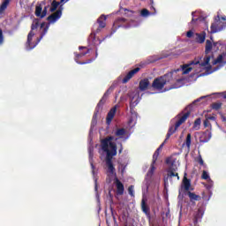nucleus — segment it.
I'll list each match as a JSON object with an SVG mask.
<instances>
[{
    "mask_svg": "<svg viewBox=\"0 0 226 226\" xmlns=\"http://www.w3.org/2000/svg\"><path fill=\"white\" fill-rule=\"evenodd\" d=\"M210 40L206 41L205 45V57L203 58V62L200 63V60L192 61L190 64H184L182 66V75H188L192 70L195 69V66H200V68H204V66H207L209 64V61H211V57H214L211 50H218V45H222L220 41H215L213 40V36L210 37ZM211 54V55H209Z\"/></svg>",
    "mask_w": 226,
    "mask_h": 226,
    "instance_id": "nucleus-1",
    "label": "nucleus"
},
{
    "mask_svg": "<svg viewBox=\"0 0 226 226\" xmlns=\"http://www.w3.org/2000/svg\"><path fill=\"white\" fill-rule=\"evenodd\" d=\"M177 72H180V70L177 69L173 72H167L163 76L154 79L152 83V87L156 91H162L167 84H171L169 89H177L179 86L174 84V82H181V79H174V73H177Z\"/></svg>",
    "mask_w": 226,
    "mask_h": 226,
    "instance_id": "nucleus-2",
    "label": "nucleus"
},
{
    "mask_svg": "<svg viewBox=\"0 0 226 226\" xmlns=\"http://www.w3.org/2000/svg\"><path fill=\"white\" fill-rule=\"evenodd\" d=\"M38 27H40V29L42 31L41 32V35L40 37L37 39V41L35 44H32L31 41H33V36H34V32L35 29H38ZM49 27H50V23H46V22H42L40 26V20L39 19H34L32 23L31 26V31L29 32L28 35H27V41H26V45L29 49V50H32V49H34V47H36V45H38L39 41H41V40H43V36H45L47 34V33L49 32Z\"/></svg>",
    "mask_w": 226,
    "mask_h": 226,
    "instance_id": "nucleus-3",
    "label": "nucleus"
},
{
    "mask_svg": "<svg viewBox=\"0 0 226 226\" xmlns=\"http://www.w3.org/2000/svg\"><path fill=\"white\" fill-rule=\"evenodd\" d=\"M190 117V112L185 113L182 117L178 118V120L176 122L175 126L172 125L170 127L167 134H166V139H164L163 143L160 145V147L156 149L157 151H160L162 149L163 146L165 145V142H167L174 133L177 131V128L183 124V123L186 122V119Z\"/></svg>",
    "mask_w": 226,
    "mask_h": 226,
    "instance_id": "nucleus-4",
    "label": "nucleus"
},
{
    "mask_svg": "<svg viewBox=\"0 0 226 226\" xmlns=\"http://www.w3.org/2000/svg\"><path fill=\"white\" fill-rule=\"evenodd\" d=\"M112 140L117 141V138L114 139V136H108L105 139H102L101 146L104 153H112V151H114L112 146L115 147V151L117 152V145L112 142Z\"/></svg>",
    "mask_w": 226,
    "mask_h": 226,
    "instance_id": "nucleus-5",
    "label": "nucleus"
},
{
    "mask_svg": "<svg viewBox=\"0 0 226 226\" xmlns=\"http://www.w3.org/2000/svg\"><path fill=\"white\" fill-rule=\"evenodd\" d=\"M111 147H113V151H111V153H106V165L108 167L109 174H114V172H116L112 158L117 154V152L116 151L115 146L111 145Z\"/></svg>",
    "mask_w": 226,
    "mask_h": 226,
    "instance_id": "nucleus-6",
    "label": "nucleus"
},
{
    "mask_svg": "<svg viewBox=\"0 0 226 226\" xmlns=\"http://www.w3.org/2000/svg\"><path fill=\"white\" fill-rule=\"evenodd\" d=\"M166 163L167 165H170V167L168 170V177L170 179H172V177H177V181H179V174L177 172V166L174 165V161L172 158H167L166 159Z\"/></svg>",
    "mask_w": 226,
    "mask_h": 226,
    "instance_id": "nucleus-7",
    "label": "nucleus"
},
{
    "mask_svg": "<svg viewBox=\"0 0 226 226\" xmlns=\"http://www.w3.org/2000/svg\"><path fill=\"white\" fill-rule=\"evenodd\" d=\"M225 23L222 22V20L220 19V16H217L215 21L211 24V34H214L215 33H220V31H223Z\"/></svg>",
    "mask_w": 226,
    "mask_h": 226,
    "instance_id": "nucleus-8",
    "label": "nucleus"
},
{
    "mask_svg": "<svg viewBox=\"0 0 226 226\" xmlns=\"http://www.w3.org/2000/svg\"><path fill=\"white\" fill-rule=\"evenodd\" d=\"M139 72H140V68L139 67H136L135 69L130 71L125 76L124 78L122 79L123 84H127V82H130V80L132 79H133V76L136 73H139Z\"/></svg>",
    "mask_w": 226,
    "mask_h": 226,
    "instance_id": "nucleus-9",
    "label": "nucleus"
},
{
    "mask_svg": "<svg viewBox=\"0 0 226 226\" xmlns=\"http://www.w3.org/2000/svg\"><path fill=\"white\" fill-rule=\"evenodd\" d=\"M211 140V131L206 130L205 132H200V142L206 144Z\"/></svg>",
    "mask_w": 226,
    "mask_h": 226,
    "instance_id": "nucleus-10",
    "label": "nucleus"
},
{
    "mask_svg": "<svg viewBox=\"0 0 226 226\" xmlns=\"http://www.w3.org/2000/svg\"><path fill=\"white\" fill-rule=\"evenodd\" d=\"M61 15H63V11L59 9L53 14L49 15L47 18V20L49 22V24H52L53 22L59 20V19H61Z\"/></svg>",
    "mask_w": 226,
    "mask_h": 226,
    "instance_id": "nucleus-11",
    "label": "nucleus"
},
{
    "mask_svg": "<svg viewBox=\"0 0 226 226\" xmlns=\"http://www.w3.org/2000/svg\"><path fill=\"white\" fill-rule=\"evenodd\" d=\"M35 15L40 17V19H44L47 16V7L43 9L41 5H37L35 7Z\"/></svg>",
    "mask_w": 226,
    "mask_h": 226,
    "instance_id": "nucleus-12",
    "label": "nucleus"
},
{
    "mask_svg": "<svg viewBox=\"0 0 226 226\" xmlns=\"http://www.w3.org/2000/svg\"><path fill=\"white\" fill-rule=\"evenodd\" d=\"M116 112H117V106L113 107L108 113L106 117L107 124H110L112 123V119H114V116H116Z\"/></svg>",
    "mask_w": 226,
    "mask_h": 226,
    "instance_id": "nucleus-13",
    "label": "nucleus"
},
{
    "mask_svg": "<svg viewBox=\"0 0 226 226\" xmlns=\"http://www.w3.org/2000/svg\"><path fill=\"white\" fill-rule=\"evenodd\" d=\"M141 211L147 215L151 216V209L149 208V206L146 203V199H142L141 200Z\"/></svg>",
    "mask_w": 226,
    "mask_h": 226,
    "instance_id": "nucleus-14",
    "label": "nucleus"
},
{
    "mask_svg": "<svg viewBox=\"0 0 226 226\" xmlns=\"http://www.w3.org/2000/svg\"><path fill=\"white\" fill-rule=\"evenodd\" d=\"M117 186V194L123 195L124 193V185H123L117 178L115 180Z\"/></svg>",
    "mask_w": 226,
    "mask_h": 226,
    "instance_id": "nucleus-15",
    "label": "nucleus"
},
{
    "mask_svg": "<svg viewBox=\"0 0 226 226\" xmlns=\"http://www.w3.org/2000/svg\"><path fill=\"white\" fill-rule=\"evenodd\" d=\"M149 79H143L139 81V87L141 91H147V88L149 87Z\"/></svg>",
    "mask_w": 226,
    "mask_h": 226,
    "instance_id": "nucleus-16",
    "label": "nucleus"
},
{
    "mask_svg": "<svg viewBox=\"0 0 226 226\" xmlns=\"http://www.w3.org/2000/svg\"><path fill=\"white\" fill-rule=\"evenodd\" d=\"M109 94V92H106L103 96L102 97V99L99 101L97 106H96V112L100 111V109H102L103 107V105H105L106 102H107V96Z\"/></svg>",
    "mask_w": 226,
    "mask_h": 226,
    "instance_id": "nucleus-17",
    "label": "nucleus"
},
{
    "mask_svg": "<svg viewBox=\"0 0 226 226\" xmlns=\"http://www.w3.org/2000/svg\"><path fill=\"white\" fill-rule=\"evenodd\" d=\"M125 135H126V129L124 128H118L115 132V137H117V140L118 139H124Z\"/></svg>",
    "mask_w": 226,
    "mask_h": 226,
    "instance_id": "nucleus-18",
    "label": "nucleus"
},
{
    "mask_svg": "<svg viewBox=\"0 0 226 226\" xmlns=\"http://www.w3.org/2000/svg\"><path fill=\"white\" fill-rule=\"evenodd\" d=\"M183 187L185 190V192H188L190 190V187L192 186V181L186 177V176L183 178Z\"/></svg>",
    "mask_w": 226,
    "mask_h": 226,
    "instance_id": "nucleus-19",
    "label": "nucleus"
},
{
    "mask_svg": "<svg viewBox=\"0 0 226 226\" xmlns=\"http://www.w3.org/2000/svg\"><path fill=\"white\" fill-rule=\"evenodd\" d=\"M106 20H107V17L103 14L101 15L100 18L97 19V23L99 24V27L103 29V27H105L107 26Z\"/></svg>",
    "mask_w": 226,
    "mask_h": 226,
    "instance_id": "nucleus-20",
    "label": "nucleus"
},
{
    "mask_svg": "<svg viewBox=\"0 0 226 226\" xmlns=\"http://www.w3.org/2000/svg\"><path fill=\"white\" fill-rule=\"evenodd\" d=\"M155 164L152 163L150 166L149 170L147 173L146 179H152L153 176L154 175V170H156V167H154Z\"/></svg>",
    "mask_w": 226,
    "mask_h": 226,
    "instance_id": "nucleus-21",
    "label": "nucleus"
},
{
    "mask_svg": "<svg viewBox=\"0 0 226 226\" xmlns=\"http://www.w3.org/2000/svg\"><path fill=\"white\" fill-rule=\"evenodd\" d=\"M197 43H204L206 41V32L196 34Z\"/></svg>",
    "mask_w": 226,
    "mask_h": 226,
    "instance_id": "nucleus-22",
    "label": "nucleus"
},
{
    "mask_svg": "<svg viewBox=\"0 0 226 226\" xmlns=\"http://www.w3.org/2000/svg\"><path fill=\"white\" fill-rule=\"evenodd\" d=\"M124 22H126V19L118 18L117 19H116L113 26H114V27H121L122 26L121 24H124Z\"/></svg>",
    "mask_w": 226,
    "mask_h": 226,
    "instance_id": "nucleus-23",
    "label": "nucleus"
},
{
    "mask_svg": "<svg viewBox=\"0 0 226 226\" xmlns=\"http://www.w3.org/2000/svg\"><path fill=\"white\" fill-rule=\"evenodd\" d=\"M6 8H8V0H4L0 5V17L4 13Z\"/></svg>",
    "mask_w": 226,
    "mask_h": 226,
    "instance_id": "nucleus-24",
    "label": "nucleus"
},
{
    "mask_svg": "<svg viewBox=\"0 0 226 226\" xmlns=\"http://www.w3.org/2000/svg\"><path fill=\"white\" fill-rule=\"evenodd\" d=\"M188 197H189L190 200H197V201L200 200V196L195 194V192H189Z\"/></svg>",
    "mask_w": 226,
    "mask_h": 226,
    "instance_id": "nucleus-25",
    "label": "nucleus"
},
{
    "mask_svg": "<svg viewBox=\"0 0 226 226\" xmlns=\"http://www.w3.org/2000/svg\"><path fill=\"white\" fill-rule=\"evenodd\" d=\"M223 57H225V53H222L217 56V58L214 61L213 64H218L223 63Z\"/></svg>",
    "mask_w": 226,
    "mask_h": 226,
    "instance_id": "nucleus-26",
    "label": "nucleus"
},
{
    "mask_svg": "<svg viewBox=\"0 0 226 226\" xmlns=\"http://www.w3.org/2000/svg\"><path fill=\"white\" fill-rule=\"evenodd\" d=\"M202 123V120L200 118H197L195 121H194V124H193V130H200V124Z\"/></svg>",
    "mask_w": 226,
    "mask_h": 226,
    "instance_id": "nucleus-27",
    "label": "nucleus"
},
{
    "mask_svg": "<svg viewBox=\"0 0 226 226\" xmlns=\"http://www.w3.org/2000/svg\"><path fill=\"white\" fill-rule=\"evenodd\" d=\"M185 146L188 149H190L192 146V134L188 133L185 139Z\"/></svg>",
    "mask_w": 226,
    "mask_h": 226,
    "instance_id": "nucleus-28",
    "label": "nucleus"
},
{
    "mask_svg": "<svg viewBox=\"0 0 226 226\" xmlns=\"http://www.w3.org/2000/svg\"><path fill=\"white\" fill-rule=\"evenodd\" d=\"M59 4H61V3L54 0L51 3L50 11L54 12L56 10H57V7L59 6Z\"/></svg>",
    "mask_w": 226,
    "mask_h": 226,
    "instance_id": "nucleus-29",
    "label": "nucleus"
},
{
    "mask_svg": "<svg viewBox=\"0 0 226 226\" xmlns=\"http://www.w3.org/2000/svg\"><path fill=\"white\" fill-rule=\"evenodd\" d=\"M91 38H93L94 45H100L103 41L100 40V38H96L95 35L91 34Z\"/></svg>",
    "mask_w": 226,
    "mask_h": 226,
    "instance_id": "nucleus-30",
    "label": "nucleus"
},
{
    "mask_svg": "<svg viewBox=\"0 0 226 226\" xmlns=\"http://www.w3.org/2000/svg\"><path fill=\"white\" fill-rule=\"evenodd\" d=\"M158 156H160V151L155 150V152L153 154L152 163L156 164V160H158Z\"/></svg>",
    "mask_w": 226,
    "mask_h": 226,
    "instance_id": "nucleus-31",
    "label": "nucleus"
},
{
    "mask_svg": "<svg viewBox=\"0 0 226 226\" xmlns=\"http://www.w3.org/2000/svg\"><path fill=\"white\" fill-rule=\"evenodd\" d=\"M212 109L214 110H220L222 109V102H215L212 104Z\"/></svg>",
    "mask_w": 226,
    "mask_h": 226,
    "instance_id": "nucleus-32",
    "label": "nucleus"
},
{
    "mask_svg": "<svg viewBox=\"0 0 226 226\" xmlns=\"http://www.w3.org/2000/svg\"><path fill=\"white\" fill-rule=\"evenodd\" d=\"M203 215L204 213H202V210L199 209L198 213L195 215V222H199V220H200V218H202Z\"/></svg>",
    "mask_w": 226,
    "mask_h": 226,
    "instance_id": "nucleus-33",
    "label": "nucleus"
},
{
    "mask_svg": "<svg viewBox=\"0 0 226 226\" xmlns=\"http://www.w3.org/2000/svg\"><path fill=\"white\" fill-rule=\"evenodd\" d=\"M149 11L147 9L141 10L140 15L141 17H149Z\"/></svg>",
    "mask_w": 226,
    "mask_h": 226,
    "instance_id": "nucleus-34",
    "label": "nucleus"
},
{
    "mask_svg": "<svg viewBox=\"0 0 226 226\" xmlns=\"http://www.w3.org/2000/svg\"><path fill=\"white\" fill-rule=\"evenodd\" d=\"M201 178L205 180H207V179L211 180V178H209V174L206 170H203Z\"/></svg>",
    "mask_w": 226,
    "mask_h": 226,
    "instance_id": "nucleus-35",
    "label": "nucleus"
},
{
    "mask_svg": "<svg viewBox=\"0 0 226 226\" xmlns=\"http://www.w3.org/2000/svg\"><path fill=\"white\" fill-rule=\"evenodd\" d=\"M133 188H134L133 185H130V186L128 187V193H129V195H131V197H133V195H134V193H133Z\"/></svg>",
    "mask_w": 226,
    "mask_h": 226,
    "instance_id": "nucleus-36",
    "label": "nucleus"
},
{
    "mask_svg": "<svg viewBox=\"0 0 226 226\" xmlns=\"http://www.w3.org/2000/svg\"><path fill=\"white\" fill-rule=\"evenodd\" d=\"M204 128H208V126H211V123L206 118L203 122Z\"/></svg>",
    "mask_w": 226,
    "mask_h": 226,
    "instance_id": "nucleus-37",
    "label": "nucleus"
},
{
    "mask_svg": "<svg viewBox=\"0 0 226 226\" xmlns=\"http://www.w3.org/2000/svg\"><path fill=\"white\" fill-rule=\"evenodd\" d=\"M197 162L200 163V165L204 166V160L202 159V155H199Z\"/></svg>",
    "mask_w": 226,
    "mask_h": 226,
    "instance_id": "nucleus-38",
    "label": "nucleus"
},
{
    "mask_svg": "<svg viewBox=\"0 0 226 226\" xmlns=\"http://www.w3.org/2000/svg\"><path fill=\"white\" fill-rule=\"evenodd\" d=\"M186 36H187V38H192V36H193V32L192 30H189L186 33Z\"/></svg>",
    "mask_w": 226,
    "mask_h": 226,
    "instance_id": "nucleus-39",
    "label": "nucleus"
},
{
    "mask_svg": "<svg viewBox=\"0 0 226 226\" xmlns=\"http://www.w3.org/2000/svg\"><path fill=\"white\" fill-rule=\"evenodd\" d=\"M4 41V37L3 36V30L0 29V43H3Z\"/></svg>",
    "mask_w": 226,
    "mask_h": 226,
    "instance_id": "nucleus-40",
    "label": "nucleus"
},
{
    "mask_svg": "<svg viewBox=\"0 0 226 226\" xmlns=\"http://www.w3.org/2000/svg\"><path fill=\"white\" fill-rule=\"evenodd\" d=\"M207 121H215V119H216L215 117L213 116H209V117H207Z\"/></svg>",
    "mask_w": 226,
    "mask_h": 226,
    "instance_id": "nucleus-41",
    "label": "nucleus"
},
{
    "mask_svg": "<svg viewBox=\"0 0 226 226\" xmlns=\"http://www.w3.org/2000/svg\"><path fill=\"white\" fill-rule=\"evenodd\" d=\"M120 145V149L118 150L119 154L123 153V143H119Z\"/></svg>",
    "mask_w": 226,
    "mask_h": 226,
    "instance_id": "nucleus-42",
    "label": "nucleus"
},
{
    "mask_svg": "<svg viewBox=\"0 0 226 226\" xmlns=\"http://www.w3.org/2000/svg\"><path fill=\"white\" fill-rule=\"evenodd\" d=\"M154 3V0H150L151 8H153V10H154L155 11L156 9H154V6H153Z\"/></svg>",
    "mask_w": 226,
    "mask_h": 226,
    "instance_id": "nucleus-43",
    "label": "nucleus"
},
{
    "mask_svg": "<svg viewBox=\"0 0 226 226\" xmlns=\"http://www.w3.org/2000/svg\"><path fill=\"white\" fill-rule=\"evenodd\" d=\"M130 109H131V110H133V102L132 101H131V102H130Z\"/></svg>",
    "mask_w": 226,
    "mask_h": 226,
    "instance_id": "nucleus-44",
    "label": "nucleus"
},
{
    "mask_svg": "<svg viewBox=\"0 0 226 226\" xmlns=\"http://www.w3.org/2000/svg\"><path fill=\"white\" fill-rule=\"evenodd\" d=\"M87 54H89V49H87L86 52H82L81 55L84 56H87Z\"/></svg>",
    "mask_w": 226,
    "mask_h": 226,
    "instance_id": "nucleus-45",
    "label": "nucleus"
},
{
    "mask_svg": "<svg viewBox=\"0 0 226 226\" xmlns=\"http://www.w3.org/2000/svg\"><path fill=\"white\" fill-rule=\"evenodd\" d=\"M198 20H199L198 19H193L192 18L191 23L193 24V22H197Z\"/></svg>",
    "mask_w": 226,
    "mask_h": 226,
    "instance_id": "nucleus-46",
    "label": "nucleus"
},
{
    "mask_svg": "<svg viewBox=\"0 0 226 226\" xmlns=\"http://www.w3.org/2000/svg\"><path fill=\"white\" fill-rule=\"evenodd\" d=\"M77 57H84V55H82V53H79Z\"/></svg>",
    "mask_w": 226,
    "mask_h": 226,
    "instance_id": "nucleus-47",
    "label": "nucleus"
},
{
    "mask_svg": "<svg viewBox=\"0 0 226 226\" xmlns=\"http://www.w3.org/2000/svg\"><path fill=\"white\" fill-rule=\"evenodd\" d=\"M207 190H211V188H213V185H209L207 186Z\"/></svg>",
    "mask_w": 226,
    "mask_h": 226,
    "instance_id": "nucleus-48",
    "label": "nucleus"
},
{
    "mask_svg": "<svg viewBox=\"0 0 226 226\" xmlns=\"http://www.w3.org/2000/svg\"><path fill=\"white\" fill-rule=\"evenodd\" d=\"M82 49H86V47L80 46V47H79V50H82Z\"/></svg>",
    "mask_w": 226,
    "mask_h": 226,
    "instance_id": "nucleus-49",
    "label": "nucleus"
},
{
    "mask_svg": "<svg viewBox=\"0 0 226 226\" xmlns=\"http://www.w3.org/2000/svg\"><path fill=\"white\" fill-rule=\"evenodd\" d=\"M80 64H87V62H82Z\"/></svg>",
    "mask_w": 226,
    "mask_h": 226,
    "instance_id": "nucleus-50",
    "label": "nucleus"
},
{
    "mask_svg": "<svg viewBox=\"0 0 226 226\" xmlns=\"http://www.w3.org/2000/svg\"><path fill=\"white\" fill-rule=\"evenodd\" d=\"M222 20H226V19H225V18H223V17H222Z\"/></svg>",
    "mask_w": 226,
    "mask_h": 226,
    "instance_id": "nucleus-51",
    "label": "nucleus"
},
{
    "mask_svg": "<svg viewBox=\"0 0 226 226\" xmlns=\"http://www.w3.org/2000/svg\"><path fill=\"white\" fill-rule=\"evenodd\" d=\"M95 190H98V186L97 185H95Z\"/></svg>",
    "mask_w": 226,
    "mask_h": 226,
    "instance_id": "nucleus-52",
    "label": "nucleus"
},
{
    "mask_svg": "<svg viewBox=\"0 0 226 226\" xmlns=\"http://www.w3.org/2000/svg\"><path fill=\"white\" fill-rule=\"evenodd\" d=\"M8 4H10V0H8Z\"/></svg>",
    "mask_w": 226,
    "mask_h": 226,
    "instance_id": "nucleus-53",
    "label": "nucleus"
},
{
    "mask_svg": "<svg viewBox=\"0 0 226 226\" xmlns=\"http://www.w3.org/2000/svg\"><path fill=\"white\" fill-rule=\"evenodd\" d=\"M92 167H93V168H94V164H92Z\"/></svg>",
    "mask_w": 226,
    "mask_h": 226,
    "instance_id": "nucleus-54",
    "label": "nucleus"
},
{
    "mask_svg": "<svg viewBox=\"0 0 226 226\" xmlns=\"http://www.w3.org/2000/svg\"><path fill=\"white\" fill-rule=\"evenodd\" d=\"M224 98H226V95L224 96Z\"/></svg>",
    "mask_w": 226,
    "mask_h": 226,
    "instance_id": "nucleus-55",
    "label": "nucleus"
}]
</instances>
